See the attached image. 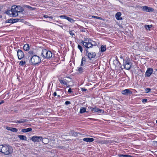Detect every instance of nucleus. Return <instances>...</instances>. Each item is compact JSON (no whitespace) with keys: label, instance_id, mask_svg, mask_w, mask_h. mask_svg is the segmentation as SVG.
Listing matches in <instances>:
<instances>
[{"label":"nucleus","instance_id":"obj_21","mask_svg":"<svg viewBox=\"0 0 157 157\" xmlns=\"http://www.w3.org/2000/svg\"><path fill=\"white\" fill-rule=\"evenodd\" d=\"M106 46L105 45H103L101 46V52H104L106 50Z\"/></svg>","mask_w":157,"mask_h":157},{"label":"nucleus","instance_id":"obj_53","mask_svg":"<svg viewBox=\"0 0 157 157\" xmlns=\"http://www.w3.org/2000/svg\"><path fill=\"white\" fill-rule=\"evenodd\" d=\"M79 6H80V7H79V8H81V7H82V6L81 5H79Z\"/></svg>","mask_w":157,"mask_h":157},{"label":"nucleus","instance_id":"obj_33","mask_svg":"<svg viewBox=\"0 0 157 157\" xmlns=\"http://www.w3.org/2000/svg\"><path fill=\"white\" fill-rule=\"evenodd\" d=\"M21 20V19H13V23H14L15 22H18L19 21V20L20 21Z\"/></svg>","mask_w":157,"mask_h":157},{"label":"nucleus","instance_id":"obj_29","mask_svg":"<svg viewBox=\"0 0 157 157\" xmlns=\"http://www.w3.org/2000/svg\"><path fill=\"white\" fill-rule=\"evenodd\" d=\"M17 129L15 128H11V131L13 132H17Z\"/></svg>","mask_w":157,"mask_h":157},{"label":"nucleus","instance_id":"obj_22","mask_svg":"<svg viewBox=\"0 0 157 157\" xmlns=\"http://www.w3.org/2000/svg\"><path fill=\"white\" fill-rule=\"evenodd\" d=\"M86 108L84 107H82L80 111V113H82L85 112H86Z\"/></svg>","mask_w":157,"mask_h":157},{"label":"nucleus","instance_id":"obj_43","mask_svg":"<svg viewBox=\"0 0 157 157\" xmlns=\"http://www.w3.org/2000/svg\"><path fill=\"white\" fill-rule=\"evenodd\" d=\"M11 128H12V127H10L7 126L6 127V129L8 130L11 131Z\"/></svg>","mask_w":157,"mask_h":157},{"label":"nucleus","instance_id":"obj_32","mask_svg":"<svg viewBox=\"0 0 157 157\" xmlns=\"http://www.w3.org/2000/svg\"><path fill=\"white\" fill-rule=\"evenodd\" d=\"M25 64V61H21L19 63V65L21 66H23Z\"/></svg>","mask_w":157,"mask_h":157},{"label":"nucleus","instance_id":"obj_40","mask_svg":"<svg viewBox=\"0 0 157 157\" xmlns=\"http://www.w3.org/2000/svg\"><path fill=\"white\" fill-rule=\"evenodd\" d=\"M30 54V55H33L34 54V52L33 51H29V52H28Z\"/></svg>","mask_w":157,"mask_h":157},{"label":"nucleus","instance_id":"obj_25","mask_svg":"<svg viewBox=\"0 0 157 157\" xmlns=\"http://www.w3.org/2000/svg\"><path fill=\"white\" fill-rule=\"evenodd\" d=\"M119 157H132V156L127 155H121V154H119L118 155Z\"/></svg>","mask_w":157,"mask_h":157},{"label":"nucleus","instance_id":"obj_37","mask_svg":"<svg viewBox=\"0 0 157 157\" xmlns=\"http://www.w3.org/2000/svg\"><path fill=\"white\" fill-rule=\"evenodd\" d=\"M78 49H79L80 51L82 52V48L81 46L79 45H78Z\"/></svg>","mask_w":157,"mask_h":157},{"label":"nucleus","instance_id":"obj_19","mask_svg":"<svg viewBox=\"0 0 157 157\" xmlns=\"http://www.w3.org/2000/svg\"><path fill=\"white\" fill-rule=\"evenodd\" d=\"M42 142L45 144H47L49 141V139L48 138H42Z\"/></svg>","mask_w":157,"mask_h":157},{"label":"nucleus","instance_id":"obj_24","mask_svg":"<svg viewBox=\"0 0 157 157\" xmlns=\"http://www.w3.org/2000/svg\"><path fill=\"white\" fill-rule=\"evenodd\" d=\"M85 58H84V57H82V62H81V66H83V64H84L86 62V61H85Z\"/></svg>","mask_w":157,"mask_h":157},{"label":"nucleus","instance_id":"obj_46","mask_svg":"<svg viewBox=\"0 0 157 157\" xmlns=\"http://www.w3.org/2000/svg\"><path fill=\"white\" fill-rule=\"evenodd\" d=\"M65 104L66 105H67L68 104H70V102L69 101H66V102H65Z\"/></svg>","mask_w":157,"mask_h":157},{"label":"nucleus","instance_id":"obj_13","mask_svg":"<svg viewBox=\"0 0 157 157\" xmlns=\"http://www.w3.org/2000/svg\"><path fill=\"white\" fill-rule=\"evenodd\" d=\"M83 140L84 141L87 142H91L94 141V139L93 138H83Z\"/></svg>","mask_w":157,"mask_h":157},{"label":"nucleus","instance_id":"obj_5","mask_svg":"<svg viewBox=\"0 0 157 157\" xmlns=\"http://www.w3.org/2000/svg\"><path fill=\"white\" fill-rule=\"evenodd\" d=\"M125 60L123 65L124 68L126 70H129L131 67V63L128 59H126Z\"/></svg>","mask_w":157,"mask_h":157},{"label":"nucleus","instance_id":"obj_49","mask_svg":"<svg viewBox=\"0 0 157 157\" xmlns=\"http://www.w3.org/2000/svg\"><path fill=\"white\" fill-rule=\"evenodd\" d=\"M43 17H46V18H48L49 17L47 16V15H44L43 16Z\"/></svg>","mask_w":157,"mask_h":157},{"label":"nucleus","instance_id":"obj_45","mask_svg":"<svg viewBox=\"0 0 157 157\" xmlns=\"http://www.w3.org/2000/svg\"><path fill=\"white\" fill-rule=\"evenodd\" d=\"M50 143H55V141L54 140H50Z\"/></svg>","mask_w":157,"mask_h":157},{"label":"nucleus","instance_id":"obj_12","mask_svg":"<svg viewBox=\"0 0 157 157\" xmlns=\"http://www.w3.org/2000/svg\"><path fill=\"white\" fill-rule=\"evenodd\" d=\"M87 56L90 59L94 58L96 56V54L94 52L89 53Z\"/></svg>","mask_w":157,"mask_h":157},{"label":"nucleus","instance_id":"obj_26","mask_svg":"<svg viewBox=\"0 0 157 157\" xmlns=\"http://www.w3.org/2000/svg\"><path fill=\"white\" fill-rule=\"evenodd\" d=\"M84 41H82L81 42L83 44H84V43H87L88 42H89L90 41L92 40H89L88 39L86 38L84 39Z\"/></svg>","mask_w":157,"mask_h":157},{"label":"nucleus","instance_id":"obj_10","mask_svg":"<svg viewBox=\"0 0 157 157\" xmlns=\"http://www.w3.org/2000/svg\"><path fill=\"white\" fill-rule=\"evenodd\" d=\"M17 55L19 59H21L24 56L23 52L21 50H18L17 52Z\"/></svg>","mask_w":157,"mask_h":157},{"label":"nucleus","instance_id":"obj_1","mask_svg":"<svg viewBox=\"0 0 157 157\" xmlns=\"http://www.w3.org/2000/svg\"><path fill=\"white\" fill-rule=\"evenodd\" d=\"M23 8L20 6H13L10 10L6 12V14L10 17H15L19 15L21 17H22L23 14L22 13L24 11Z\"/></svg>","mask_w":157,"mask_h":157},{"label":"nucleus","instance_id":"obj_9","mask_svg":"<svg viewBox=\"0 0 157 157\" xmlns=\"http://www.w3.org/2000/svg\"><path fill=\"white\" fill-rule=\"evenodd\" d=\"M42 139V137L37 136H33L32 137L31 140L34 142H39V140H41Z\"/></svg>","mask_w":157,"mask_h":157},{"label":"nucleus","instance_id":"obj_20","mask_svg":"<svg viewBox=\"0 0 157 157\" xmlns=\"http://www.w3.org/2000/svg\"><path fill=\"white\" fill-rule=\"evenodd\" d=\"M23 48L24 50L27 51L29 49V45L28 44H26L24 45Z\"/></svg>","mask_w":157,"mask_h":157},{"label":"nucleus","instance_id":"obj_4","mask_svg":"<svg viewBox=\"0 0 157 157\" xmlns=\"http://www.w3.org/2000/svg\"><path fill=\"white\" fill-rule=\"evenodd\" d=\"M30 61L32 64L36 65L40 63L41 60L39 56L37 55H34L31 57Z\"/></svg>","mask_w":157,"mask_h":157},{"label":"nucleus","instance_id":"obj_7","mask_svg":"<svg viewBox=\"0 0 157 157\" xmlns=\"http://www.w3.org/2000/svg\"><path fill=\"white\" fill-rule=\"evenodd\" d=\"M143 10L147 12H152L154 11V9L147 6H144L142 8Z\"/></svg>","mask_w":157,"mask_h":157},{"label":"nucleus","instance_id":"obj_35","mask_svg":"<svg viewBox=\"0 0 157 157\" xmlns=\"http://www.w3.org/2000/svg\"><path fill=\"white\" fill-rule=\"evenodd\" d=\"M151 89L150 88H147L145 89V91L146 93H148L149 92H150L151 90Z\"/></svg>","mask_w":157,"mask_h":157},{"label":"nucleus","instance_id":"obj_41","mask_svg":"<svg viewBox=\"0 0 157 157\" xmlns=\"http://www.w3.org/2000/svg\"><path fill=\"white\" fill-rule=\"evenodd\" d=\"M70 34L71 36H73L74 35V33L73 32V31H70Z\"/></svg>","mask_w":157,"mask_h":157},{"label":"nucleus","instance_id":"obj_51","mask_svg":"<svg viewBox=\"0 0 157 157\" xmlns=\"http://www.w3.org/2000/svg\"><path fill=\"white\" fill-rule=\"evenodd\" d=\"M4 102V101H2L0 102V103H1V104H2Z\"/></svg>","mask_w":157,"mask_h":157},{"label":"nucleus","instance_id":"obj_3","mask_svg":"<svg viewBox=\"0 0 157 157\" xmlns=\"http://www.w3.org/2000/svg\"><path fill=\"white\" fill-rule=\"evenodd\" d=\"M41 56L44 58L49 59L52 56V52L50 51H48L45 49L42 50Z\"/></svg>","mask_w":157,"mask_h":157},{"label":"nucleus","instance_id":"obj_36","mask_svg":"<svg viewBox=\"0 0 157 157\" xmlns=\"http://www.w3.org/2000/svg\"><path fill=\"white\" fill-rule=\"evenodd\" d=\"M6 22H8V23H13V19H9V20H7L6 21Z\"/></svg>","mask_w":157,"mask_h":157},{"label":"nucleus","instance_id":"obj_30","mask_svg":"<svg viewBox=\"0 0 157 157\" xmlns=\"http://www.w3.org/2000/svg\"><path fill=\"white\" fill-rule=\"evenodd\" d=\"M92 17L93 18H95L98 19L102 20L103 21H104V19H103L101 17H100L93 16H92Z\"/></svg>","mask_w":157,"mask_h":157},{"label":"nucleus","instance_id":"obj_27","mask_svg":"<svg viewBox=\"0 0 157 157\" xmlns=\"http://www.w3.org/2000/svg\"><path fill=\"white\" fill-rule=\"evenodd\" d=\"M25 7H26V8H27L29 9L30 10H34L36 9L35 8H33L32 7H31V6H28V5L25 6Z\"/></svg>","mask_w":157,"mask_h":157},{"label":"nucleus","instance_id":"obj_17","mask_svg":"<svg viewBox=\"0 0 157 157\" xmlns=\"http://www.w3.org/2000/svg\"><path fill=\"white\" fill-rule=\"evenodd\" d=\"M18 136L21 140H27V137L23 135H18Z\"/></svg>","mask_w":157,"mask_h":157},{"label":"nucleus","instance_id":"obj_23","mask_svg":"<svg viewBox=\"0 0 157 157\" xmlns=\"http://www.w3.org/2000/svg\"><path fill=\"white\" fill-rule=\"evenodd\" d=\"M144 27L147 30H150V28L152 27V25H145Z\"/></svg>","mask_w":157,"mask_h":157},{"label":"nucleus","instance_id":"obj_16","mask_svg":"<svg viewBox=\"0 0 157 157\" xmlns=\"http://www.w3.org/2000/svg\"><path fill=\"white\" fill-rule=\"evenodd\" d=\"M90 109H91V110L92 111H94V112H99V113H101V112L102 111V110L100 109H99L96 107L95 108H93L92 107H90Z\"/></svg>","mask_w":157,"mask_h":157},{"label":"nucleus","instance_id":"obj_18","mask_svg":"<svg viewBox=\"0 0 157 157\" xmlns=\"http://www.w3.org/2000/svg\"><path fill=\"white\" fill-rule=\"evenodd\" d=\"M32 130V129L31 128H27L23 129L21 130V131L23 132H27Z\"/></svg>","mask_w":157,"mask_h":157},{"label":"nucleus","instance_id":"obj_47","mask_svg":"<svg viewBox=\"0 0 157 157\" xmlns=\"http://www.w3.org/2000/svg\"><path fill=\"white\" fill-rule=\"evenodd\" d=\"M81 90H82V91H86L87 90L86 89L83 88H82Z\"/></svg>","mask_w":157,"mask_h":157},{"label":"nucleus","instance_id":"obj_52","mask_svg":"<svg viewBox=\"0 0 157 157\" xmlns=\"http://www.w3.org/2000/svg\"><path fill=\"white\" fill-rule=\"evenodd\" d=\"M48 18H51V19H52L53 17L52 16H50V17H49Z\"/></svg>","mask_w":157,"mask_h":157},{"label":"nucleus","instance_id":"obj_31","mask_svg":"<svg viewBox=\"0 0 157 157\" xmlns=\"http://www.w3.org/2000/svg\"><path fill=\"white\" fill-rule=\"evenodd\" d=\"M26 121L25 120H21L20 121H17L16 123H23L26 122Z\"/></svg>","mask_w":157,"mask_h":157},{"label":"nucleus","instance_id":"obj_39","mask_svg":"<svg viewBox=\"0 0 157 157\" xmlns=\"http://www.w3.org/2000/svg\"><path fill=\"white\" fill-rule=\"evenodd\" d=\"M153 144L155 146H157V141H154L153 142Z\"/></svg>","mask_w":157,"mask_h":157},{"label":"nucleus","instance_id":"obj_48","mask_svg":"<svg viewBox=\"0 0 157 157\" xmlns=\"http://www.w3.org/2000/svg\"><path fill=\"white\" fill-rule=\"evenodd\" d=\"M71 88H70L68 90V92H70V93H71Z\"/></svg>","mask_w":157,"mask_h":157},{"label":"nucleus","instance_id":"obj_54","mask_svg":"<svg viewBox=\"0 0 157 157\" xmlns=\"http://www.w3.org/2000/svg\"><path fill=\"white\" fill-rule=\"evenodd\" d=\"M67 87H69L70 86L69 85L67 86Z\"/></svg>","mask_w":157,"mask_h":157},{"label":"nucleus","instance_id":"obj_2","mask_svg":"<svg viewBox=\"0 0 157 157\" xmlns=\"http://www.w3.org/2000/svg\"><path fill=\"white\" fill-rule=\"evenodd\" d=\"M13 150L12 147L9 145H0V152L5 155H8L11 154Z\"/></svg>","mask_w":157,"mask_h":157},{"label":"nucleus","instance_id":"obj_15","mask_svg":"<svg viewBox=\"0 0 157 157\" xmlns=\"http://www.w3.org/2000/svg\"><path fill=\"white\" fill-rule=\"evenodd\" d=\"M59 81L61 84H64L66 85H67L68 82L70 81L69 80H62V79H59Z\"/></svg>","mask_w":157,"mask_h":157},{"label":"nucleus","instance_id":"obj_44","mask_svg":"<svg viewBox=\"0 0 157 157\" xmlns=\"http://www.w3.org/2000/svg\"><path fill=\"white\" fill-rule=\"evenodd\" d=\"M110 142V141L109 140H105L104 141V142H103L104 144H106Z\"/></svg>","mask_w":157,"mask_h":157},{"label":"nucleus","instance_id":"obj_8","mask_svg":"<svg viewBox=\"0 0 157 157\" xmlns=\"http://www.w3.org/2000/svg\"><path fill=\"white\" fill-rule=\"evenodd\" d=\"M121 93L122 94L125 95L132 94V92L129 89H126L124 90H122L121 91Z\"/></svg>","mask_w":157,"mask_h":157},{"label":"nucleus","instance_id":"obj_6","mask_svg":"<svg viewBox=\"0 0 157 157\" xmlns=\"http://www.w3.org/2000/svg\"><path fill=\"white\" fill-rule=\"evenodd\" d=\"M94 41L92 40L90 41L89 42L84 43L83 45L86 48H89L92 47L94 43Z\"/></svg>","mask_w":157,"mask_h":157},{"label":"nucleus","instance_id":"obj_55","mask_svg":"<svg viewBox=\"0 0 157 157\" xmlns=\"http://www.w3.org/2000/svg\"><path fill=\"white\" fill-rule=\"evenodd\" d=\"M156 123L157 124V120L156 121Z\"/></svg>","mask_w":157,"mask_h":157},{"label":"nucleus","instance_id":"obj_11","mask_svg":"<svg viewBox=\"0 0 157 157\" xmlns=\"http://www.w3.org/2000/svg\"><path fill=\"white\" fill-rule=\"evenodd\" d=\"M153 71V70L152 68H148L147 69V71L146 73H145V75L147 77L150 76L151 74L152 73Z\"/></svg>","mask_w":157,"mask_h":157},{"label":"nucleus","instance_id":"obj_28","mask_svg":"<svg viewBox=\"0 0 157 157\" xmlns=\"http://www.w3.org/2000/svg\"><path fill=\"white\" fill-rule=\"evenodd\" d=\"M66 19L71 23H73L75 21L73 19L68 17H67Z\"/></svg>","mask_w":157,"mask_h":157},{"label":"nucleus","instance_id":"obj_38","mask_svg":"<svg viewBox=\"0 0 157 157\" xmlns=\"http://www.w3.org/2000/svg\"><path fill=\"white\" fill-rule=\"evenodd\" d=\"M60 18H63L65 19H67V17L65 15H61L60 16Z\"/></svg>","mask_w":157,"mask_h":157},{"label":"nucleus","instance_id":"obj_50","mask_svg":"<svg viewBox=\"0 0 157 157\" xmlns=\"http://www.w3.org/2000/svg\"><path fill=\"white\" fill-rule=\"evenodd\" d=\"M56 92H54V94H53V95L54 96H55L56 95Z\"/></svg>","mask_w":157,"mask_h":157},{"label":"nucleus","instance_id":"obj_56","mask_svg":"<svg viewBox=\"0 0 157 157\" xmlns=\"http://www.w3.org/2000/svg\"><path fill=\"white\" fill-rule=\"evenodd\" d=\"M1 11V9H0V11Z\"/></svg>","mask_w":157,"mask_h":157},{"label":"nucleus","instance_id":"obj_42","mask_svg":"<svg viewBox=\"0 0 157 157\" xmlns=\"http://www.w3.org/2000/svg\"><path fill=\"white\" fill-rule=\"evenodd\" d=\"M147 101V100L146 99H144L142 100V101L143 102H145Z\"/></svg>","mask_w":157,"mask_h":157},{"label":"nucleus","instance_id":"obj_14","mask_svg":"<svg viewBox=\"0 0 157 157\" xmlns=\"http://www.w3.org/2000/svg\"><path fill=\"white\" fill-rule=\"evenodd\" d=\"M121 13L120 12H117L115 15V17L116 19L117 20H121L122 19V18L121 17Z\"/></svg>","mask_w":157,"mask_h":157},{"label":"nucleus","instance_id":"obj_34","mask_svg":"<svg viewBox=\"0 0 157 157\" xmlns=\"http://www.w3.org/2000/svg\"><path fill=\"white\" fill-rule=\"evenodd\" d=\"M83 69L82 67H80L78 68V71L79 73H81L83 72Z\"/></svg>","mask_w":157,"mask_h":157}]
</instances>
